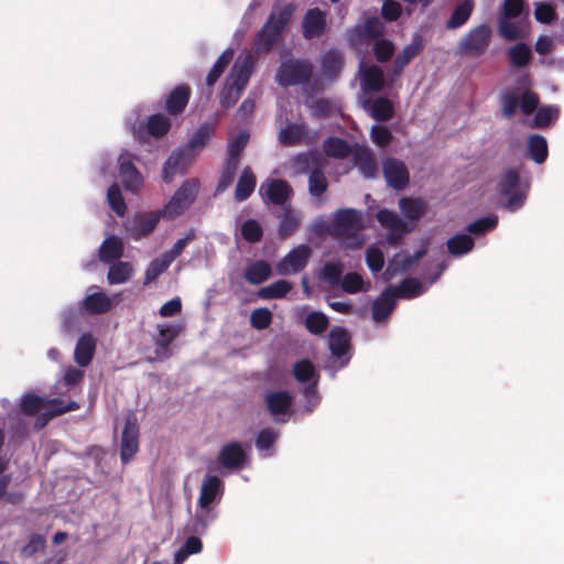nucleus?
I'll return each mask as SVG.
<instances>
[{
    "label": "nucleus",
    "mask_w": 564,
    "mask_h": 564,
    "mask_svg": "<svg viewBox=\"0 0 564 564\" xmlns=\"http://www.w3.org/2000/svg\"><path fill=\"white\" fill-rule=\"evenodd\" d=\"M180 332L174 326H160L159 335L154 339L156 346L155 354L160 359H167L171 357L170 346L176 339Z\"/></svg>",
    "instance_id": "27"
},
{
    "label": "nucleus",
    "mask_w": 564,
    "mask_h": 564,
    "mask_svg": "<svg viewBox=\"0 0 564 564\" xmlns=\"http://www.w3.org/2000/svg\"><path fill=\"white\" fill-rule=\"evenodd\" d=\"M393 289L397 299H415L424 291L422 283L415 278H405L399 286Z\"/></svg>",
    "instance_id": "48"
},
{
    "label": "nucleus",
    "mask_w": 564,
    "mask_h": 564,
    "mask_svg": "<svg viewBox=\"0 0 564 564\" xmlns=\"http://www.w3.org/2000/svg\"><path fill=\"white\" fill-rule=\"evenodd\" d=\"M424 44L421 35L416 34L412 42L404 46L393 61L392 73L400 76L403 69L423 51Z\"/></svg>",
    "instance_id": "19"
},
{
    "label": "nucleus",
    "mask_w": 564,
    "mask_h": 564,
    "mask_svg": "<svg viewBox=\"0 0 564 564\" xmlns=\"http://www.w3.org/2000/svg\"><path fill=\"white\" fill-rule=\"evenodd\" d=\"M343 270L340 262H326L322 269V278L330 285H338L341 281Z\"/></svg>",
    "instance_id": "64"
},
{
    "label": "nucleus",
    "mask_w": 564,
    "mask_h": 564,
    "mask_svg": "<svg viewBox=\"0 0 564 564\" xmlns=\"http://www.w3.org/2000/svg\"><path fill=\"white\" fill-rule=\"evenodd\" d=\"M325 167L312 171L308 175V193L313 197H321L328 188V181L324 172Z\"/></svg>",
    "instance_id": "49"
},
{
    "label": "nucleus",
    "mask_w": 564,
    "mask_h": 564,
    "mask_svg": "<svg viewBox=\"0 0 564 564\" xmlns=\"http://www.w3.org/2000/svg\"><path fill=\"white\" fill-rule=\"evenodd\" d=\"M531 58V48L525 43H518L508 50V59L517 68L527 66Z\"/></svg>",
    "instance_id": "47"
},
{
    "label": "nucleus",
    "mask_w": 564,
    "mask_h": 564,
    "mask_svg": "<svg viewBox=\"0 0 564 564\" xmlns=\"http://www.w3.org/2000/svg\"><path fill=\"white\" fill-rule=\"evenodd\" d=\"M139 451V425L134 414L126 417L121 434L120 459L122 464H128Z\"/></svg>",
    "instance_id": "9"
},
{
    "label": "nucleus",
    "mask_w": 564,
    "mask_h": 564,
    "mask_svg": "<svg viewBox=\"0 0 564 564\" xmlns=\"http://www.w3.org/2000/svg\"><path fill=\"white\" fill-rule=\"evenodd\" d=\"M256 187V176L252 173V170L247 166L243 169L240 177L238 178L236 189H235V199L237 202H243L248 199L253 193Z\"/></svg>",
    "instance_id": "35"
},
{
    "label": "nucleus",
    "mask_w": 564,
    "mask_h": 564,
    "mask_svg": "<svg viewBox=\"0 0 564 564\" xmlns=\"http://www.w3.org/2000/svg\"><path fill=\"white\" fill-rule=\"evenodd\" d=\"M271 273V265L264 260H258L247 265L243 276L250 284L258 285L267 281Z\"/></svg>",
    "instance_id": "33"
},
{
    "label": "nucleus",
    "mask_w": 564,
    "mask_h": 564,
    "mask_svg": "<svg viewBox=\"0 0 564 564\" xmlns=\"http://www.w3.org/2000/svg\"><path fill=\"white\" fill-rule=\"evenodd\" d=\"M345 65L344 54L336 48L328 50L321 57V69L325 78L336 80Z\"/></svg>",
    "instance_id": "20"
},
{
    "label": "nucleus",
    "mask_w": 564,
    "mask_h": 564,
    "mask_svg": "<svg viewBox=\"0 0 564 564\" xmlns=\"http://www.w3.org/2000/svg\"><path fill=\"white\" fill-rule=\"evenodd\" d=\"M161 218H164L161 209L138 214L132 221L126 225V230L133 240L143 239L154 231Z\"/></svg>",
    "instance_id": "10"
},
{
    "label": "nucleus",
    "mask_w": 564,
    "mask_h": 564,
    "mask_svg": "<svg viewBox=\"0 0 564 564\" xmlns=\"http://www.w3.org/2000/svg\"><path fill=\"white\" fill-rule=\"evenodd\" d=\"M528 153L536 164L544 163L549 155L546 139L539 133L531 134L528 139Z\"/></svg>",
    "instance_id": "36"
},
{
    "label": "nucleus",
    "mask_w": 564,
    "mask_h": 564,
    "mask_svg": "<svg viewBox=\"0 0 564 564\" xmlns=\"http://www.w3.org/2000/svg\"><path fill=\"white\" fill-rule=\"evenodd\" d=\"M171 264L172 262L164 254L153 259L145 270L143 284L148 285L155 281Z\"/></svg>",
    "instance_id": "56"
},
{
    "label": "nucleus",
    "mask_w": 564,
    "mask_h": 564,
    "mask_svg": "<svg viewBox=\"0 0 564 564\" xmlns=\"http://www.w3.org/2000/svg\"><path fill=\"white\" fill-rule=\"evenodd\" d=\"M223 494L224 485L218 476L205 477L200 486L197 507L205 508L212 506L215 501L220 500Z\"/></svg>",
    "instance_id": "18"
},
{
    "label": "nucleus",
    "mask_w": 564,
    "mask_h": 564,
    "mask_svg": "<svg viewBox=\"0 0 564 564\" xmlns=\"http://www.w3.org/2000/svg\"><path fill=\"white\" fill-rule=\"evenodd\" d=\"M328 317L318 311L308 313L305 318V327L313 335L323 334L328 328Z\"/></svg>",
    "instance_id": "57"
},
{
    "label": "nucleus",
    "mask_w": 564,
    "mask_h": 564,
    "mask_svg": "<svg viewBox=\"0 0 564 564\" xmlns=\"http://www.w3.org/2000/svg\"><path fill=\"white\" fill-rule=\"evenodd\" d=\"M119 175L123 187L133 193L138 192L143 183L142 175L128 154L119 156Z\"/></svg>",
    "instance_id": "16"
},
{
    "label": "nucleus",
    "mask_w": 564,
    "mask_h": 564,
    "mask_svg": "<svg viewBox=\"0 0 564 564\" xmlns=\"http://www.w3.org/2000/svg\"><path fill=\"white\" fill-rule=\"evenodd\" d=\"M311 254L312 250L307 245L293 248L276 263L278 273L281 275L300 273L307 265Z\"/></svg>",
    "instance_id": "8"
},
{
    "label": "nucleus",
    "mask_w": 564,
    "mask_h": 564,
    "mask_svg": "<svg viewBox=\"0 0 564 564\" xmlns=\"http://www.w3.org/2000/svg\"><path fill=\"white\" fill-rule=\"evenodd\" d=\"M248 456L239 442L225 444L218 454V463L228 469H242L246 466Z\"/></svg>",
    "instance_id": "14"
},
{
    "label": "nucleus",
    "mask_w": 564,
    "mask_h": 564,
    "mask_svg": "<svg viewBox=\"0 0 564 564\" xmlns=\"http://www.w3.org/2000/svg\"><path fill=\"white\" fill-rule=\"evenodd\" d=\"M324 153L333 159H346L352 153L348 141L338 137H328L323 143Z\"/></svg>",
    "instance_id": "34"
},
{
    "label": "nucleus",
    "mask_w": 564,
    "mask_h": 564,
    "mask_svg": "<svg viewBox=\"0 0 564 564\" xmlns=\"http://www.w3.org/2000/svg\"><path fill=\"white\" fill-rule=\"evenodd\" d=\"M355 32L361 42L378 39L383 33V24L377 17L368 18L365 23L357 26Z\"/></svg>",
    "instance_id": "44"
},
{
    "label": "nucleus",
    "mask_w": 564,
    "mask_h": 564,
    "mask_svg": "<svg viewBox=\"0 0 564 564\" xmlns=\"http://www.w3.org/2000/svg\"><path fill=\"white\" fill-rule=\"evenodd\" d=\"M82 312L75 306L67 307L61 315L62 330L67 335H73L79 327Z\"/></svg>",
    "instance_id": "52"
},
{
    "label": "nucleus",
    "mask_w": 564,
    "mask_h": 564,
    "mask_svg": "<svg viewBox=\"0 0 564 564\" xmlns=\"http://www.w3.org/2000/svg\"><path fill=\"white\" fill-rule=\"evenodd\" d=\"M268 411L276 416L286 414L293 404V397L286 390L269 391L264 394Z\"/></svg>",
    "instance_id": "23"
},
{
    "label": "nucleus",
    "mask_w": 564,
    "mask_h": 564,
    "mask_svg": "<svg viewBox=\"0 0 564 564\" xmlns=\"http://www.w3.org/2000/svg\"><path fill=\"white\" fill-rule=\"evenodd\" d=\"M198 509L192 520V530L195 533L203 534L208 525L217 518V511L212 506Z\"/></svg>",
    "instance_id": "46"
},
{
    "label": "nucleus",
    "mask_w": 564,
    "mask_h": 564,
    "mask_svg": "<svg viewBox=\"0 0 564 564\" xmlns=\"http://www.w3.org/2000/svg\"><path fill=\"white\" fill-rule=\"evenodd\" d=\"M296 6L286 3L283 7L274 3L265 23L254 35L252 50L257 55L268 54L282 39L283 32L291 22Z\"/></svg>",
    "instance_id": "1"
},
{
    "label": "nucleus",
    "mask_w": 564,
    "mask_h": 564,
    "mask_svg": "<svg viewBox=\"0 0 564 564\" xmlns=\"http://www.w3.org/2000/svg\"><path fill=\"white\" fill-rule=\"evenodd\" d=\"M394 115L393 104L386 97H378L373 100L371 116L377 121H388Z\"/></svg>",
    "instance_id": "53"
},
{
    "label": "nucleus",
    "mask_w": 564,
    "mask_h": 564,
    "mask_svg": "<svg viewBox=\"0 0 564 564\" xmlns=\"http://www.w3.org/2000/svg\"><path fill=\"white\" fill-rule=\"evenodd\" d=\"M491 40L488 25H479L470 30L459 42L458 51L462 55L478 57L485 53Z\"/></svg>",
    "instance_id": "7"
},
{
    "label": "nucleus",
    "mask_w": 564,
    "mask_h": 564,
    "mask_svg": "<svg viewBox=\"0 0 564 564\" xmlns=\"http://www.w3.org/2000/svg\"><path fill=\"white\" fill-rule=\"evenodd\" d=\"M502 116L507 119L514 117L519 107V96L512 89H506L500 94Z\"/></svg>",
    "instance_id": "59"
},
{
    "label": "nucleus",
    "mask_w": 564,
    "mask_h": 564,
    "mask_svg": "<svg viewBox=\"0 0 564 564\" xmlns=\"http://www.w3.org/2000/svg\"><path fill=\"white\" fill-rule=\"evenodd\" d=\"M292 165L296 174H307L312 171L325 167V160L318 152H302L292 160Z\"/></svg>",
    "instance_id": "24"
},
{
    "label": "nucleus",
    "mask_w": 564,
    "mask_h": 564,
    "mask_svg": "<svg viewBox=\"0 0 564 564\" xmlns=\"http://www.w3.org/2000/svg\"><path fill=\"white\" fill-rule=\"evenodd\" d=\"M498 218L497 216H488L481 217L467 226V231L480 236L485 235L497 227Z\"/></svg>",
    "instance_id": "62"
},
{
    "label": "nucleus",
    "mask_w": 564,
    "mask_h": 564,
    "mask_svg": "<svg viewBox=\"0 0 564 564\" xmlns=\"http://www.w3.org/2000/svg\"><path fill=\"white\" fill-rule=\"evenodd\" d=\"M377 220L383 228L389 229L387 241L390 245H397L409 232L406 224L395 212L386 208L380 209L377 213Z\"/></svg>",
    "instance_id": "13"
},
{
    "label": "nucleus",
    "mask_w": 564,
    "mask_h": 564,
    "mask_svg": "<svg viewBox=\"0 0 564 564\" xmlns=\"http://www.w3.org/2000/svg\"><path fill=\"white\" fill-rule=\"evenodd\" d=\"M272 313L267 307H259L252 311L250 316L251 326L258 330L268 328L272 323Z\"/></svg>",
    "instance_id": "63"
},
{
    "label": "nucleus",
    "mask_w": 564,
    "mask_h": 564,
    "mask_svg": "<svg viewBox=\"0 0 564 564\" xmlns=\"http://www.w3.org/2000/svg\"><path fill=\"white\" fill-rule=\"evenodd\" d=\"M46 406V399L35 393H25L20 400V410L28 416L35 415Z\"/></svg>",
    "instance_id": "55"
},
{
    "label": "nucleus",
    "mask_w": 564,
    "mask_h": 564,
    "mask_svg": "<svg viewBox=\"0 0 564 564\" xmlns=\"http://www.w3.org/2000/svg\"><path fill=\"white\" fill-rule=\"evenodd\" d=\"M232 57V48H227L219 55V57L216 59V62L214 63L213 67L210 68L206 76V85L208 87H213L217 83V80L220 78V76L224 74V72L230 64Z\"/></svg>",
    "instance_id": "39"
},
{
    "label": "nucleus",
    "mask_w": 564,
    "mask_h": 564,
    "mask_svg": "<svg viewBox=\"0 0 564 564\" xmlns=\"http://www.w3.org/2000/svg\"><path fill=\"white\" fill-rule=\"evenodd\" d=\"M123 249L122 240L117 236H110L102 241L99 248V259L105 263L118 260L122 257Z\"/></svg>",
    "instance_id": "31"
},
{
    "label": "nucleus",
    "mask_w": 564,
    "mask_h": 564,
    "mask_svg": "<svg viewBox=\"0 0 564 564\" xmlns=\"http://www.w3.org/2000/svg\"><path fill=\"white\" fill-rule=\"evenodd\" d=\"M499 32L506 40L516 41L524 37L527 30L523 23L510 21L509 19L505 18L500 20Z\"/></svg>",
    "instance_id": "50"
},
{
    "label": "nucleus",
    "mask_w": 564,
    "mask_h": 564,
    "mask_svg": "<svg viewBox=\"0 0 564 564\" xmlns=\"http://www.w3.org/2000/svg\"><path fill=\"white\" fill-rule=\"evenodd\" d=\"M328 336L332 355L338 359L346 357L351 349L349 332L344 327L335 326L330 329Z\"/></svg>",
    "instance_id": "21"
},
{
    "label": "nucleus",
    "mask_w": 564,
    "mask_h": 564,
    "mask_svg": "<svg viewBox=\"0 0 564 564\" xmlns=\"http://www.w3.org/2000/svg\"><path fill=\"white\" fill-rule=\"evenodd\" d=\"M251 68L252 63L247 58L238 73L236 75L231 73L226 79L219 95V104L224 109H229L236 105L248 84Z\"/></svg>",
    "instance_id": "4"
},
{
    "label": "nucleus",
    "mask_w": 564,
    "mask_h": 564,
    "mask_svg": "<svg viewBox=\"0 0 564 564\" xmlns=\"http://www.w3.org/2000/svg\"><path fill=\"white\" fill-rule=\"evenodd\" d=\"M399 208L410 221H417L426 212V203L421 198L402 197L399 199Z\"/></svg>",
    "instance_id": "32"
},
{
    "label": "nucleus",
    "mask_w": 564,
    "mask_h": 564,
    "mask_svg": "<svg viewBox=\"0 0 564 564\" xmlns=\"http://www.w3.org/2000/svg\"><path fill=\"white\" fill-rule=\"evenodd\" d=\"M107 200L110 208L119 216L123 217L127 212V205L118 184L113 183L108 187Z\"/></svg>",
    "instance_id": "58"
},
{
    "label": "nucleus",
    "mask_w": 564,
    "mask_h": 564,
    "mask_svg": "<svg viewBox=\"0 0 564 564\" xmlns=\"http://www.w3.org/2000/svg\"><path fill=\"white\" fill-rule=\"evenodd\" d=\"M315 375V366L308 359L299 360L293 366V376L301 383L311 381Z\"/></svg>",
    "instance_id": "61"
},
{
    "label": "nucleus",
    "mask_w": 564,
    "mask_h": 564,
    "mask_svg": "<svg viewBox=\"0 0 564 564\" xmlns=\"http://www.w3.org/2000/svg\"><path fill=\"white\" fill-rule=\"evenodd\" d=\"M306 133L305 124L289 123L279 132V141L285 147L296 145Z\"/></svg>",
    "instance_id": "40"
},
{
    "label": "nucleus",
    "mask_w": 564,
    "mask_h": 564,
    "mask_svg": "<svg viewBox=\"0 0 564 564\" xmlns=\"http://www.w3.org/2000/svg\"><path fill=\"white\" fill-rule=\"evenodd\" d=\"M202 550L203 543L198 536L187 538L184 544L174 553V564H182L189 555L198 554Z\"/></svg>",
    "instance_id": "51"
},
{
    "label": "nucleus",
    "mask_w": 564,
    "mask_h": 564,
    "mask_svg": "<svg viewBox=\"0 0 564 564\" xmlns=\"http://www.w3.org/2000/svg\"><path fill=\"white\" fill-rule=\"evenodd\" d=\"M301 224V218L297 212H295L290 205L283 207V212L280 215L279 223V236L281 239L291 237L297 231Z\"/></svg>",
    "instance_id": "29"
},
{
    "label": "nucleus",
    "mask_w": 564,
    "mask_h": 564,
    "mask_svg": "<svg viewBox=\"0 0 564 564\" xmlns=\"http://www.w3.org/2000/svg\"><path fill=\"white\" fill-rule=\"evenodd\" d=\"M326 30V13L318 8L308 9L302 20V35L313 40L324 34Z\"/></svg>",
    "instance_id": "15"
},
{
    "label": "nucleus",
    "mask_w": 564,
    "mask_h": 564,
    "mask_svg": "<svg viewBox=\"0 0 564 564\" xmlns=\"http://www.w3.org/2000/svg\"><path fill=\"white\" fill-rule=\"evenodd\" d=\"M242 238L249 243H257L262 240L263 228L256 219H247L240 228Z\"/></svg>",
    "instance_id": "60"
},
{
    "label": "nucleus",
    "mask_w": 564,
    "mask_h": 564,
    "mask_svg": "<svg viewBox=\"0 0 564 564\" xmlns=\"http://www.w3.org/2000/svg\"><path fill=\"white\" fill-rule=\"evenodd\" d=\"M397 305V294L393 286L383 290L372 303V318L376 323L388 319Z\"/></svg>",
    "instance_id": "17"
},
{
    "label": "nucleus",
    "mask_w": 564,
    "mask_h": 564,
    "mask_svg": "<svg viewBox=\"0 0 564 564\" xmlns=\"http://www.w3.org/2000/svg\"><path fill=\"white\" fill-rule=\"evenodd\" d=\"M133 267L130 262L117 261L109 268L107 280L109 284H121L131 279Z\"/></svg>",
    "instance_id": "43"
},
{
    "label": "nucleus",
    "mask_w": 564,
    "mask_h": 564,
    "mask_svg": "<svg viewBox=\"0 0 564 564\" xmlns=\"http://www.w3.org/2000/svg\"><path fill=\"white\" fill-rule=\"evenodd\" d=\"M293 195V188L291 185L280 178L272 180L265 189L267 199L276 206H288L286 203Z\"/></svg>",
    "instance_id": "25"
},
{
    "label": "nucleus",
    "mask_w": 564,
    "mask_h": 564,
    "mask_svg": "<svg viewBox=\"0 0 564 564\" xmlns=\"http://www.w3.org/2000/svg\"><path fill=\"white\" fill-rule=\"evenodd\" d=\"M447 251L454 257H460L470 252L475 246L474 239L467 234H458L446 241Z\"/></svg>",
    "instance_id": "38"
},
{
    "label": "nucleus",
    "mask_w": 564,
    "mask_h": 564,
    "mask_svg": "<svg viewBox=\"0 0 564 564\" xmlns=\"http://www.w3.org/2000/svg\"><path fill=\"white\" fill-rule=\"evenodd\" d=\"M171 128L170 119L162 115L155 113L149 117L147 129L150 135L154 138L164 137Z\"/></svg>",
    "instance_id": "54"
},
{
    "label": "nucleus",
    "mask_w": 564,
    "mask_h": 564,
    "mask_svg": "<svg viewBox=\"0 0 564 564\" xmlns=\"http://www.w3.org/2000/svg\"><path fill=\"white\" fill-rule=\"evenodd\" d=\"M191 97V86L188 84H180L164 96L163 109L171 117L181 116L186 109Z\"/></svg>",
    "instance_id": "12"
},
{
    "label": "nucleus",
    "mask_w": 564,
    "mask_h": 564,
    "mask_svg": "<svg viewBox=\"0 0 564 564\" xmlns=\"http://www.w3.org/2000/svg\"><path fill=\"white\" fill-rule=\"evenodd\" d=\"M520 173L514 167L507 169L498 178L497 191L501 196L508 197L509 210L519 209L527 198V193L520 188Z\"/></svg>",
    "instance_id": "5"
},
{
    "label": "nucleus",
    "mask_w": 564,
    "mask_h": 564,
    "mask_svg": "<svg viewBox=\"0 0 564 564\" xmlns=\"http://www.w3.org/2000/svg\"><path fill=\"white\" fill-rule=\"evenodd\" d=\"M199 191L197 178L185 180L178 189L173 194L167 204L161 209L165 219H175L183 215L195 202Z\"/></svg>",
    "instance_id": "3"
},
{
    "label": "nucleus",
    "mask_w": 564,
    "mask_h": 564,
    "mask_svg": "<svg viewBox=\"0 0 564 564\" xmlns=\"http://www.w3.org/2000/svg\"><path fill=\"white\" fill-rule=\"evenodd\" d=\"M362 227L361 212L351 208L339 209L333 221V235L339 238H356Z\"/></svg>",
    "instance_id": "6"
},
{
    "label": "nucleus",
    "mask_w": 564,
    "mask_h": 564,
    "mask_svg": "<svg viewBox=\"0 0 564 564\" xmlns=\"http://www.w3.org/2000/svg\"><path fill=\"white\" fill-rule=\"evenodd\" d=\"M185 155L181 151H174L163 166V180L171 183L174 176L184 173Z\"/></svg>",
    "instance_id": "41"
},
{
    "label": "nucleus",
    "mask_w": 564,
    "mask_h": 564,
    "mask_svg": "<svg viewBox=\"0 0 564 564\" xmlns=\"http://www.w3.org/2000/svg\"><path fill=\"white\" fill-rule=\"evenodd\" d=\"M382 172L387 184L395 191L404 189L410 182L406 165L399 159L388 158L383 161Z\"/></svg>",
    "instance_id": "11"
},
{
    "label": "nucleus",
    "mask_w": 564,
    "mask_h": 564,
    "mask_svg": "<svg viewBox=\"0 0 564 564\" xmlns=\"http://www.w3.org/2000/svg\"><path fill=\"white\" fill-rule=\"evenodd\" d=\"M352 162L365 178H375L378 176V165L369 148H357L352 153Z\"/></svg>",
    "instance_id": "22"
},
{
    "label": "nucleus",
    "mask_w": 564,
    "mask_h": 564,
    "mask_svg": "<svg viewBox=\"0 0 564 564\" xmlns=\"http://www.w3.org/2000/svg\"><path fill=\"white\" fill-rule=\"evenodd\" d=\"M80 308L89 314H105L111 308V300L104 292H96L86 295L80 304Z\"/></svg>",
    "instance_id": "28"
},
{
    "label": "nucleus",
    "mask_w": 564,
    "mask_h": 564,
    "mask_svg": "<svg viewBox=\"0 0 564 564\" xmlns=\"http://www.w3.org/2000/svg\"><path fill=\"white\" fill-rule=\"evenodd\" d=\"M214 134L215 126L213 123L205 122L200 124L188 140V149L200 150L205 148L210 141V139L214 137Z\"/></svg>",
    "instance_id": "42"
},
{
    "label": "nucleus",
    "mask_w": 564,
    "mask_h": 564,
    "mask_svg": "<svg viewBox=\"0 0 564 564\" xmlns=\"http://www.w3.org/2000/svg\"><path fill=\"white\" fill-rule=\"evenodd\" d=\"M314 66L306 58H290L281 63L275 74V82L282 87L310 83Z\"/></svg>",
    "instance_id": "2"
},
{
    "label": "nucleus",
    "mask_w": 564,
    "mask_h": 564,
    "mask_svg": "<svg viewBox=\"0 0 564 564\" xmlns=\"http://www.w3.org/2000/svg\"><path fill=\"white\" fill-rule=\"evenodd\" d=\"M96 350V340L94 336L89 333L83 334L76 344L74 351V359L77 365L80 367H87L95 355Z\"/></svg>",
    "instance_id": "26"
},
{
    "label": "nucleus",
    "mask_w": 564,
    "mask_h": 564,
    "mask_svg": "<svg viewBox=\"0 0 564 564\" xmlns=\"http://www.w3.org/2000/svg\"><path fill=\"white\" fill-rule=\"evenodd\" d=\"M292 290V284L286 280H278L258 290L257 295L262 300L284 297Z\"/></svg>",
    "instance_id": "45"
},
{
    "label": "nucleus",
    "mask_w": 564,
    "mask_h": 564,
    "mask_svg": "<svg viewBox=\"0 0 564 564\" xmlns=\"http://www.w3.org/2000/svg\"><path fill=\"white\" fill-rule=\"evenodd\" d=\"M384 86V75L380 67L371 65L364 68L361 87L365 91L379 93L383 90Z\"/></svg>",
    "instance_id": "30"
},
{
    "label": "nucleus",
    "mask_w": 564,
    "mask_h": 564,
    "mask_svg": "<svg viewBox=\"0 0 564 564\" xmlns=\"http://www.w3.org/2000/svg\"><path fill=\"white\" fill-rule=\"evenodd\" d=\"M473 9V0H464L458 3L447 20L446 28L448 30H454L463 26L469 20Z\"/></svg>",
    "instance_id": "37"
}]
</instances>
